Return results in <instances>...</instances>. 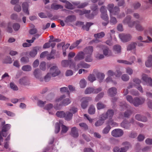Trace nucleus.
Masks as SVG:
<instances>
[{
	"instance_id": "nucleus-62",
	"label": "nucleus",
	"mask_w": 152,
	"mask_h": 152,
	"mask_svg": "<svg viewBox=\"0 0 152 152\" xmlns=\"http://www.w3.org/2000/svg\"><path fill=\"white\" fill-rule=\"evenodd\" d=\"M13 27L15 31H18L20 28V25L19 24L15 23L13 25Z\"/></svg>"
},
{
	"instance_id": "nucleus-21",
	"label": "nucleus",
	"mask_w": 152,
	"mask_h": 152,
	"mask_svg": "<svg viewBox=\"0 0 152 152\" xmlns=\"http://www.w3.org/2000/svg\"><path fill=\"white\" fill-rule=\"evenodd\" d=\"M93 51V48L92 46L86 47L83 50V52L85 54L92 55Z\"/></svg>"
},
{
	"instance_id": "nucleus-8",
	"label": "nucleus",
	"mask_w": 152,
	"mask_h": 152,
	"mask_svg": "<svg viewBox=\"0 0 152 152\" xmlns=\"http://www.w3.org/2000/svg\"><path fill=\"white\" fill-rule=\"evenodd\" d=\"M119 37L121 40L124 42H126L130 41L132 37L131 35L129 34H121L119 35Z\"/></svg>"
},
{
	"instance_id": "nucleus-16",
	"label": "nucleus",
	"mask_w": 152,
	"mask_h": 152,
	"mask_svg": "<svg viewBox=\"0 0 152 152\" xmlns=\"http://www.w3.org/2000/svg\"><path fill=\"white\" fill-rule=\"evenodd\" d=\"M134 25L136 29L139 31H142L144 29V27L138 21H134Z\"/></svg>"
},
{
	"instance_id": "nucleus-39",
	"label": "nucleus",
	"mask_w": 152,
	"mask_h": 152,
	"mask_svg": "<svg viewBox=\"0 0 152 152\" xmlns=\"http://www.w3.org/2000/svg\"><path fill=\"white\" fill-rule=\"evenodd\" d=\"M93 24L91 23H87L86 25L83 26L82 27L84 30L87 31L89 30L90 27Z\"/></svg>"
},
{
	"instance_id": "nucleus-20",
	"label": "nucleus",
	"mask_w": 152,
	"mask_h": 152,
	"mask_svg": "<svg viewBox=\"0 0 152 152\" xmlns=\"http://www.w3.org/2000/svg\"><path fill=\"white\" fill-rule=\"evenodd\" d=\"M145 65L147 67H150L152 66V55H150L148 56L145 62Z\"/></svg>"
},
{
	"instance_id": "nucleus-42",
	"label": "nucleus",
	"mask_w": 152,
	"mask_h": 152,
	"mask_svg": "<svg viewBox=\"0 0 152 152\" xmlns=\"http://www.w3.org/2000/svg\"><path fill=\"white\" fill-rule=\"evenodd\" d=\"M88 79L91 82H92L96 80V78L93 74H90L88 77Z\"/></svg>"
},
{
	"instance_id": "nucleus-43",
	"label": "nucleus",
	"mask_w": 152,
	"mask_h": 152,
	"mask_svg": "<svg viewBox=\"0 0 152 152\" xmlns=\"http://www.w3.org/2000/svg\"><path fill=\"white\" fill-rule=\"evenodd\" d=\"M96 107L97 109L100 110L105 108L106 106L102 103L99 102L97 104Z\"/></svg>"
},
{
	"instance_id": "nucleus-26",
	"label": "nucleus",
	"mask_w": 152,
	"mask_h": 152,
	"mask_svg": "<svg viewBox=\"0 0 152 152\" xmlns=\"http://www.w3.org/2000/svg\"><path fill=\"white\" fill-rule=\"evenodd\" d=\"M130 124L131 123L126 120L124 121L121 124V126L126 129L129 128L130 126Z\"/></svg>"
},
{
	"instance_id": "nucleus-61",
	"label": "nucleus",
	"mask_w": 152,
	"mask_h": 152,
	"mask_svg": "<svg viewBox=\"0 0 152 152\" xmlns=\"http://www.w3.org/2000/svg\"><path fill=\"white\" fill-rule=\"evenodd\" d=\"M4 112L6 113L8 115L10 116H14L15 114L11 111L5 110L4 111Z\"/></svg>"
},
{
	"instance_id": "nucleus-3",
	"label": "nucleus",
	"mask_w": 152,
	"mask_h": 152,
	"mask_svg": "<svg viewBox=\"0 0 152 152\" xmlns=\"http://www.w3.org/2000/svg\"><path fill=\"white\" fill-rule=\"evenodd\" d=\"M114 5L113 4H109L108 6V9L110 13V15H117L119 11L118 7H115L114 8Z\"/></svg>"
},
{
	"instance_id": "nucleus-33",
	"label": "nucleus",
	"mask_w": 152,
	"mask_h": 152,
	"mask_svg": "<svg viewBox=\"0 0 152 152\" xmlns=\"http://www.w3.org/2000/svg\"><path fill=\"white\" fill-rule=\"evenodd\" d=\"M102 118V116L101 115L100 119L97 121L95 124V125L96 126H99L102 125L104 123V121Z\"/></svg>"
},
{
	"instance_id": "nucleus-59",
	"label": "nucleus",
	"mask_w": 152,
	"mask_h": 152,
	"mask_svg": "<svg viewBox=\"0 0 152 152\" xmlns=\"http://www.w3.org/2000/svg\"><path fill=\"white\" fill-rule=\"evenodd\" d=\"M60 130V126L58 123H56L55 124V132L56 133H57L59 132Z\"/></svg>"
},
{
	"instance_id": "nucleus-31",
	"label": "nucleus",
	"mask_w": 152,
	"mask_h": 152,
	"mask_svg": "<svg viewBox=\"0 0 152 152\" xmlns=\"http://www.w3.org/2000/svg\"><path fill=\"white\" fill-rule=\"evenodd\" d=\"M100 11L101 12V18H103V17H104L105 14H106L107 16V11L106 10L105 7L102 6L100 9Z\"/></svg>"
},
{
	"instance_id": "nucleus-63",
	"label": "nucleus",
	"mask_w": 152,
	"mask_h": 152,
	"mask_svg": "<svg viewBox=\"0 0 152 152\" xmlns=\"http://www.w3.org/2000/svg\"><path fill=\"white\" fill-rule=\"evenodd\" d=\"M121 79L124 81H127L129 80V77L127 75L124 74L122 76Z\"/></svg>"
},
{
	"instance_id": "nucleus-29",
	"label": "nucleus",
	"mask_w": 152,
	"mask_h": 152,
	"mask_svg": "<svg viewBox=\"0 0 152 152\" xmlns=\"http://www.w3.org/2000/svg\"><path fill=\"white\" fill-rule=\"evenodd\" d=\"M91 54H85V61L88 62H91L93 61V58Z\"/></svg>"
},
{
	"instance_id": "nucleus-34",
	"label": "nucleus",
	"mask_w": 152,
	"mask_h": 152,
	"mask_svg": "<svg viewBox=\"0 0 152 152\" xmlns=\"http://www.w3.org/2000/svg\"><path fill=\"white\" fill-rule=\"evenodd\" d=\"M135 118L138 121H141L143 122H145L147 120L146 117H142L140 115L138 114L137 115H136Z\"/></svg>"
},
{
	"instance_id": "nucleus-15",
	"label": "nucleus",
	"mask_w": 152,
	"mask_h": 152,
	"mask_svg": "<svg viewBox=\"0 0 152 152\" xmlns=\"http://www.w3.org/2000/svg\"><path fill=\"white\" fill-rule=\"evenodd\" d=\"M85 54L83 51H80L76 55L74 58L75 61L82 60L84 59Z\"/></svg>"
},
{
	"instance_id": "nucleus-49",
	"label": "nucleus",
	"mask_w": 152,
	"mask_h": 152,
	"mask_svg": "<svg viewBox=\"0 0 152 152\" xmlns=\"http://www.w3.org/2000/svg\"><path fill=\"white\" fill-rule=\"evenodd\" d=\"M103 20L105 21L104 23H102V25L104 26H106L107 25L108 23V16L105 14V17L102 18Z\"/></svg>"
},
{
	"instance_id": "nucleus-9",
	"label": "nucleus",
	"mask_w": 152,
	"mask_h": 152,
	"mask_svg": "<svg viewBox=\"0 0 152 152\" xmlns=\"http://www.w3.org/2000/svg\"><path fill=\"white\" fill-rule=\"evenodd\" d=\"M123 134L122 130L120 129H116L113 130L111 132L112 135L115 137H119Z\"/></svg>"
},
{
	"instance_id": "nucleus-44",
	"label": "nucleus",
	"mask_w": 152,
	"mask_h": 152,
	"mask_svg": "<svg viewBox=\"0 0 152 152\" xmlns=\"http://www.w3.org/2000/svg\"><path fill=\"white\" fill-rule=\"evenodd\" d=\"M86 82L84 79H81L80 82V87L81 88H84L86 87Z\"/></svg>"
},
{
	"instance_id": "nucleus-12",
	"label": "nucleus",
	"mask_w": 152,
	"mask_h": 152,
	"mask_svg": "<svg viewBox=\"0 0 152 152\" xmlns=\"http://www.w3.org/2000/svg\"><path fill=\"white\" fill-rule=\"evenodd\" d=\"M135 59L136 58L134 56H132L130 59V61L123 60H119L117 61V62L119 63H123L125 64L131 65L134 63Z\"/></svg>"
},
{
	"instance_id": "nucleus-28",
	"label": "nucleus",
	"mask_w": 152,
	"mask_h": 152,
	"mask_svg": "<svg viewBox=\"0 0 152 152\" xmlns=\"http://www.w3.org/2000/svg\"><path fill=\"white\" fill-rule=\"evenodd\" d=\"M137 43L135 42H132L129 44L127 46V50H134L136 48Z\"/></svg>"
},
{
	"instance_id": "nucleus-22",
	"label": "nucleus",
	"mask_w": 152,
	"mask_h": 152,
	"mask_svg": "<svg viewBox=\"0 0 152 152\" xmlns=\"http://www.w3.org/2000/svg\"><path fill=\"white\" fill-rule=\"evenodd\" d=\"M19 83L22 85H26L29 84L28 80L26 77H24L20 78L19 80Z\"/></svg>"
},
{
	"instance_id": "nucleus-19",
	"label": "nucleus",
	"mask_w": 152,
	"mask_h": 152,
	"mask_svg": "<svg viewBox=\"0 0 152 152\" xmlns=\"http://www.w3.org/2000/svg\"><path fill=\"white\" fill-rule=\"evenodd\" d=\"M23 11L26 15H28L29 14L28 10V5L26 2H23L22 5Z\"/></svg>"
},
{
	"instance_id": "nucleus-4",
	"label": "nucleus",
	"mask_w": 152,
	"mask_h": 152,
	"mask_svg": "<svg viewBox=\"0 0 152 152\" xmlns=\"http://www.w3.org/2000/svg\"><path fill=\"white\" fill-rule=\"evenodd\" d=\"M50 73L53 77H55L60 74V71L58 67L55 65L51 66L50 69Z\"/></svg>"
},
{
	"instance_id": "nucleus-50",
	"label": "nucleus",
	"mask_w": 152,
	"mask_h": 152,
	"mask_svg": "<svg viewBox=\"0 0 152 152\" xmlns=\"http://www.w3.org/2000/svg\"><path fill=\"white\" fill-rule=\"evenodd\" d=\"M51 76V75L50 72L48 73L47 75L45 77L44 79L45 81V82L49 81L50 79Z\"/></svg>"
},
{
	"instance_id": "nucleus-51",
	"label": "nucleus",
	"mask_w": 152,
	"mask_h": 152,
	"mask_svg": "<svg viewBox=\"0 0 152 152\" xmlns=\"http://www.w3.org/2000/svg\"><path fill=\"white\" fill-rule=\"evenodd\" d=\"M40 69L43 71L45 70L46 69V64L45 62H41L39 65Z\"/></svg>"
},
{
	"instance_id": "nucleus-46",
	"label": "nucleus",
	"mask_w": 152,
	"mask_h": 152,
	"mask_svg": "<svg viewBox=\"0 0 152 152\" xmlns=\"http://www.w3.org/2000/svg\"><path fill=\"white\" fill-rule=\"evenodd\" d=\"M93 88H87L85 91V93L86 94H90L91 93H93Z\"/></svg>"
},
{
	"instance_id": "nucleus-18",
	"label": "nucleus",
	"mask_w": 152,
	"mask_h": 152,
	"mask_svg": "<svg viewBox=\"0 0 152 152\" xmlns=\"http://www.w3.org/2000/svg\"><path fill=\"white\" fill-rule=\"evenodd\" d=\"M77 66L78 67L77 69L80 68L88 69L90 68L91 65L85 62L84 61H82L78 63L77 65Z\"/></svg>"
},
{
	"instance_id": "nucleus-2",
	"label": "nucleus",
	"mask_w": 152,
	"mask_h": 152,
	"mask_svg": "<svg viewBox=\"0 0 152 152\" xmlns=\"http://www.w3.org/2000/svg\"><path fill=\"white\" fill-rule=\"evenodd\" d=\"M126 98L128 102L133 104L135 106H138L142 104L145 101V99L143 98L136 97L133 99L132 97L130 95L127 96Z\"/></svg>"
},
{
	"instance_id": "nucleus-38",
	"label": "nucleus",
	"mask_w": 152,
	"mask_h": 152,
	"mask_svg": "<svg viewBox=\"0 0 152 152\" xmlns=\"http://www.w3.org/2000/svg\"><path fill=\"white\" fill-rule=\"evenodd\" d=\"M56 115L58 117L63 118L65 116V113L63 111H58L56 113Z\"/></svg>"
},
{
	"instance_id": "nucleus-27",
	"label": "nucleus",
	"mask_w": 152,
	"mask_h": 152,
	"mask_svg": "<svg viewBox=\"0 0 152 152\" xmlns=\"http://www.w3.org/2000/svg\"><path fill=\"white\" fill-rule=\"evenodd\" d=\"M39 49L38 47H34L30 52L29 55L31 57H34L37 53V50Z\"/></svg>"
},
{
	"instance_id": "nucleus-58",
	"label": "nucleus",
	"mask_w": 152,
	"mask_h": 152,
	"mask_svg": "<svg viewBox=\"0 0 152 152\" xmlns=\"http://www.w3.org/2000/svg\"><path fill=\"white\" fill-rule=\"evenodd\" d=\"M80 126L84 129H88L87 125L86 124L83 123H80L79 124Z\"/></svg>"
},
{
	"instance_id": "nucleus-23",
	"label": "nucleus",
	"mask_w": 152,
	"mask_h": 152,
	"mask_svg": "<svg viewBox=\"0 0 152 152\" xmlns=\"http://www.w3.org/2000/svg\"><path fill=\"white\" fill-rule=\"evenodd\" d=\"M73 62L71 60H64L61 62L62 66L64 67H67L69 65L70 67L72 68L71 64Z\"/></svg>"
},
{
	"instance_id": "nucleus-53",
	"label": "nucleus",
	"mask_w": 152,
	"mask_h": 152,
	"mask_svg": "<svg viewBox=\"0 0 152 152\" xmlns=\"http://www.w3.org/2000/svg\"><path fill=\"white\" fill-rule=\"evenodd\" d=\"M111 127L109 125H108L105 128H104L102 132L103 133L106 134L108 133L110 131Z\"/></svg>"
},
{
	"instance_id": "nucleus-1",
	"label": "nucleus",
	"mask_w": 152,
	"mask_h": 152,
	"mask_svg": "<svg viewBox=\"0 0 152 152\" xmlns=\"http://www.w3.org/2000/svg\"><path fill=\"white\" fill-rule=\"evenodd\" d=\"M65 97V95H62L56 99L54 107L55 109L60 110L62 106L67 105L71 103V101L69 98L64 99Z\"/></svg>"
},
{
	"instance_id": "nucleus-37",
	"label": "nucleus",
	"mask_w": 152,
	"mask_h": 152,
	"mask_svg": "<svg viewBox=\"0 0 152 152\" xmlns=\"http://www.w3.org/2000/svg\"><path fill=\"white\" fill-rule=\"evenodd\" d=\"M113 50L116 53H119L121 51V47L120 45H116L113 47Z\"/></svg>"
},
{
	"instance_id": "nucleus-13",
	"label": "nucleus",
	"mask_w": 152,
	"mask_h": 152,
	"mask_svg": "<svg viewBox=\"0 0 152 152\" xmlns=\"http://www.w3.org/2000/svg\"><path fill=\"white\" fill-rule=\"evenodd\" d=\"M131 18L130 16H127L123 21L125 24H127L129 27H132L134 26V21H131Z\"/></svg>"
},
{
	"instance_id": "nucleus-36",
	"label": "nucleus",
	"mask_w": 152,
	"mask_h": 152,
	"mask_svg": "<svg viewBox=\"0 0 152 152\" xmlns=\"http://www.w3.org/2000/svg\"><path fill=\"white\" fill-rule=\"evenodd\" d=\"M22 69L24 71L28 72L31 71V67L29 65H25L22 66Z\"/></svg>"
},
{
	"instance_id": "nucleus-5",
	"label": "nucleus",
	"mask_w": 152,
	"mask_h": 152,
	"mask_svg": "<svg viewBox=\"0 0 152 152\" xmlns=\"http://www.w3.org/2000/svg\"><path fill=\"white\" fill-rule=\"evenodd\" d=\"M114 114V112L112 110H109L106 114L102 115V118L103 120L108 118L109 121L111 120Z\"/></svg>"
},
{
	"instance_id": "nucleus-40",
	"label": "nucleus",
	"mask_w": 152,
	"mask_h": 152,
	"mask_svg": "<svg viewBox=\"0 0 152 152\" xmlns=\"http://www.w3.org/2000/svg\"><path fill=\"white\" fill-rule=\"evenodd\" d=\"M105 35V34L103 32L94 34V37L96 38H100L103 37Z\"/></svg>"
},
{
	"instance_id": "nucleus-41",
	"label": "nucleus",
	"mask_w": 152,
	"mask_h": 152,
	"mask_svg": "<svg viewBox=\"0 0 152 152\" xmlns=\"http://www.w3.org/2000/svg\"><path fill=\"white\" fill-rule=\"evenodd\" d=\"M11 125L9 124H7L3 126L2 128V132H6L9 130L10 128Z\"/></svg>"
},
{
	"instance_id": "nucleus-60",
	"label": "nucleus",
	"mask_w": 152,
	"mask_h": 152,
	"mask_svg": "<svg viewBox=\"0 0 152 152\" xmlns=\"http://www.w3.org/2000/svg\"><path fill=\"white\" fill-rule=\"evenodd\" d=\"M46 102H43L41 100H39L37 102V104L38 105L41 107H44V104H45Z\"/></svg>"
},
{
	"instance_id": "nucleus-10",
	"label": "nucleus",
	"mask_w": 152,
	"mask_h": 152,
	"mask_svg": "<svg viewBox=\"0 0 152 152\" xmlns=\"http://www.w3.org/2000/svg\"><path fill=\"white\" fill-rule=\"evenodd\" d=\"M100 48L103 49V52L104 55L107 56H109L112 55V52L107 47H105L103 46H99Z\"/></svg>"
},
{
	"instance_id": "nucleus-57",
	"label": "nucleus",
	"mask_w": 152,
	"mask_h": 152,
	"mask_svg": "<svg viewBox=\"0 0 152 152\" xmlns=\"http://www.w3.org/2000/svg\"><path fill=\"white\" fill-rule=\"evenodd\" d=\"M21 62L26 63L29 61V59L27 57H23L20 59Z\"/></svg>"
},
{
	"instance_id": "nucleus-54",
	"label": "nucleus",
	"mask_w": 152,
	"mask_h": 152,
	"mask_svg": "<svg viewBox=\"0 0 152 152\" xmlns=\"http://www.w3.org/2000/svg\"><path fill=\"white\" fill-rule=\"evenodd\" d=\"M60 91L62 93H63L64 92H67L69 95V92L68 90V88H67L66 87H63L61 88H60Z\"/></svg>"
},
{
	"instance_id": "nucleus-35",
	"label": "nucleus",
	"mask_w": 152,
	"mask_h": 152,
	"mask_svg": "<svg viewBox=\"0 0 152 152\" xmlns=\"http://www.w3.org/2000/svg\"><path fill=\"white\" fill-rule=\"evenodd\" d=\"M95 112V107L92 105H90L88 110V112L90 114H93Z\"/></svg>"
},
{
	"instance_id": "nucleus-6",
	"label": "nucleus",
	"mask_w": 152,
	"mask_h": 152,
	"mask_svg": "<svg viewBox=\"0 0 152 152\" xmlns=\"http://www.w3.org/2000/svg\"><path fill=\"white\" fill-rule=\"evenodd\" d=\"M92 100V98L89 97H83L81 99V106L83 109L86 108L88 103L89 101Z\"/></svg>"
},
{
	"instance_id": "nucleus-55",
	"label": "nucleus",
	"mask_w": 152,
	"mask_h": 152,
	"mask_svg": "<svg viewBox=\"0 0 152 152\" xmlns=\"http://www.w3.org/2000/svg\"><path fill=\"white\" fill-rule=\"evenodd\" d=\"M110 15V22L113 24H116L117 23V21L116 18L114 17H112L113 15Z\"/></svg>"
},
{
	"instance_id": "nucleus-17",
	"label": "nucleus",
	"mask_w": 152,
	"mask_h": 152,
	"mask_svg": "<svg viewBox=\"0 0 152 152\" xmlns=\"http://www.w3.org/2000/svg\"><path fill=\"white\" fill-rule=\"evenodd\" d=\"M109 96H113L117 94V89L115 87H112L108 89L107 92Z\"/></svg>"
},
{
	"instance_id": "nucleus-11",
	"label": "nucleus",
	"mask_w": 152,
	"mask_h": 152,
	"mask_svg": "<svg viewBox=\"0 0 152 152\" xmlns=\"http://www.w3.org/2000/svg\"><path fill=\"white\" fill-rule=\"evenodd\" d=\"M142 79L145 83H148L150 86H152V80L151 77H148L147 75L143 74L142 75Z\"/></svg>"
},
{
	"instance_id": "nucleus-47",
	"label": "nucleus",
	"mask_w": 152,
	"mask_h": 152,
	"mask_svg": "<svg viewBox=\"0 0 152 152\" xmlns=\"http://www.w3.org/2000/svg\"><path fill=\"white\" fill-rule=\"evenodd\" d=\"M65 7L66 8L72 10L74 9L72 5L68 1L66 2L65 5Z\"/></svg>"
},
{
	"instance_id": "nucleus-25",
	"label": "nucleus",
	"mask_w": 152,
	"mask_h": 152,
	"mask_svg": "<svg viewBox=\"0 0 152 152\" xmlns=\"http://www.w3.org/2000/svg\"><path fill=\"white\" fill-rule=\"evenodd\" d=\"M71 134L74 137H77L78 136L77 129L76 127H73L71 129Z\"/></svg>"
},
{
	"instance_id": "nucleus-30",
	"label": "nucleus",
	"mask_w": 152,
	"mask_h": 152,
	"mask_svg": "<svg viewBox=\"0 0 152 152\" xmlns=\"http://www.w3.org/2000/svg\"><path fill=\"white\" fill-rule=\"evenodd\" d=\"M51 7L53 10H58L59 9H63V7L60 4H53L51 5Z\"/></svg>"
},
{
	"instance_id": "nucleus-48",
	"label": "nucleus",
	"mask_w": 152,
	"mask_h": 152,
	"mask_svg": "<svg viewBox=\"0 0 152 152\" xmlns=\"http://www.w3.org/2000/svg\"><path fill=\"white\" fill-rule=\"evenodd\" d=\"M39 70L38 69H36L34 71V75L35 77L37 79H39Z\"/></svg>"
},
{
	"instance_id": "nucleus-14",
	"label": "nucleus",
	"mask_w": 152,
	"mask_h": 152,
	"mask_svg": "<svg viewBox=\"0 0 152 152\" xmlns=\"http://www.w3.org/2000/svg\"><path fill=\"white\" fill-rule=\"evenodd\" d=\"M107 75L108 76V77L106 80V81L107 83L112 82L114 84H116L117 83L116 82L113 80V79L110 77V76H113L114 74L113 72L111 70H109L107 72Z\"/></svg>"
},
{
	"instance_id": "nucleus-32",
	"label": "nucleus",
	"mask_w": 152,
	"mask_h": 152,
	"mask_svg": "<svg viewBox=\"0 0 152 152\" xmlns=\"http://www.w3.org/2000/svg\"><path fill=\"white\" fill-rule=\"evenodd\" d=\"M72 115H73L72 113L68 112H66L64 118H65V119L66 120L69 121L72 119Z\"/></svg>"
},
{
	"instance_id": "nucleus-7",
	"label": "nucleus",
	"mask_w": 152,
	"mask_h": 152,
	"mask_svg": "<svg viewBox=\"0 0 152 152\" xmlns=\"http://www.w3.org/2000/svg\"><path fill=\"white\" fill-rule=\"evenodd\" d=\"M123 144L124 145H127L125 146L124 147L121 148V149L118 147H115L113 148V152H126V151L129 148V147L128 145H129V143L127 142H125L123 143Z\"/></svg>"
},
{
	"instance_id": "nucleus-24",
	"label": "nucleus",
	"mask_w": 152,
	"mask_h": 152,
	"mask_svg": "<svg viewBox=\"0 0 152 152\" xmlns=\"http://www.w3.org/2000/svg\"><path fill=\"white\" fill-rule=\"evenodd\" d=\"M133 82L135 84L130 85L128 87V88L129 89L132 88L133 86H136L139 85L141 83V80L138 78H135L133 80Z\"/></svg>"
},
{
	"instance_id": "nucleus-56",
	"label": "nucleus",
	"mask_w": 152,
	"mask_h": 152,
	"mask_svg": "<svg viewBox=\"0 0 152 152\" xmlns=\"http://www.w3.org/2000/svg\"><path fill=\"white\" fill-rule=\"evenodd\" d=\"M10 87L11 89L15 91H17L18 90V87L13 83H10Z\"/></svg>"
},
{
	"instance_id": "nucleus-45",
	"label": "nucleus",
	"mask_w": 152,
	"mask_h": 152,
	"mask_svg": "<svg viewBox=\"0 0 152 152\" xmlns=\"http://www.w3.org/2000/svg\"><path fill=\"white\" fill-rule=\"evenodd\" d=\"M97 76L99 81H101L102 80L104 79L105 76L104 74L100 73H98Z\"/></svg>"
},
{
	"instance_id": "nucleus-64",
	"label": "nucleus",
	"mask_w": 152,
	"mask_h": 152,
	"mask_svg": "<svg viewBox=\"0 0 152 152\" xmlns=\"http://www.w3.org/2000/svg\"><path fill=\"white\" fill-rule=\"evenodd\" d=\"M53 107V106L52 104H48L46 105L44 107L45 109L49 110L52 109Z\"/></svg>"
},
{
	"instance_id": "nucleus-52",
	"label": "nucleus",
	"mask_w": 152,
	"mask_h": 152,
	"mask_svg": "<svg viewBox=\"0 0 152 152\" xmlns=\"http://www.w3.org/2000/svg\"><path fill=\"white\" fill-rule=\"evenodd\" d=\"M61 133L62 134L66 133L67 131L68 128L65 126L63 125L61 126Z\"/></svg>"
}]
</instances>
